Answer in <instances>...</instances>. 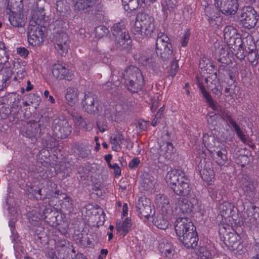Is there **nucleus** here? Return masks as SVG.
Returning <instances> with one entry per match:
<instances>
[{
  "label": "nucleus",
  "instance_id": "1",
  "mask_svg": "<svg viewBox=\"0 0 259 259\" xmlns=\"http://www.w3.org/2000/svg\"><path fill=\"white\" fill-rule=\"evenodd\" d=\"M179 213L186 214V217L178 218L175 225V231L179 240L195 229L192 222L187 216L192 213L201 210V202L194 195L180 198L178 200Z\"/></svg>",
  "mask_w": 259,
  "mask_h": 259
},
{
  "label": "nucleus",
  "instance_id": "2",
  "mask_svg": "<svg viewBox=\"0 0 259 259\" xmlns=\"http://www.w3.org/2000/svg\"><path fill=\"white\" fill-rule=\"evenodd\" d=\"M117 72L118 75L117 80H114V84L113 85L111 82H109L107 83L106 86L111 85V89L116 90L117 87L120 84V80H124L129 90L136 92L141 89L143 84L144 78L139 68L132 66L124 70H114L112 71V73L115 75Z\"/></svg>",
  "mask_w": 259,
  "mask_h": 259
},
{
  "label": "nucleus",
  "instance_id": "3",
  "mask_svg": "<svg viewBox=\"0 0 259 259\" xmlns=\"http://www.w3.org/2000/svg\"><path fill=\"white\" fill-rule=\"evenodd\" d=\"M154 29V18L146 13H139L131 30L135 38L140 40L144 37L150 36Z\"/></svg>",
  "mask_w": 259,
  "mask_h": 259
},
{
  "label": "nucleus",
  "instance_id": "4",
  "mask_svg": "<svg viewBox=\"0 0 259 259\" xmlns=\"http://www.w3.org/2000/svg\"><path fill=\"white\" fill-rule=\"evenodd\" d=\"M166 181L177 195H186L190 191L189 180L181 170L172 169L169 171L166 176Z\"/></svg>",
  "mask_w": 259,
  "mask_h": 259
},
{
  "label": "nucleus",
  "instance_id": "5",
  "mask_svg": "<svg viewBox=\"0 0 259 259\" xmlns=\"http://www.w3.org/2000/svg\"><path fill=\"white\" fill-rule=\"evenodd\" d=\"M172 46L168 36L163 32H159L156 41V52L162 60L165 61L171 58Z\"/></svg>",
  "mask_w": 259,
  "mask_h": 259
},
{
  "label": "nucleus",
  "instance_id": "6",
  "mask_svg": "<svg viewBox=\"0 0 259 259\" xmlns=\"http://www.w3.org/2000/svg\"><path fill=\"white\" fill-rule=\"evenodd\" d=\"M46 27L29 25L27 31V39L29 45L39 46L44 41Z\"/></svg>",
  "mask_w": 259,
  "mask_h": 259
},
{
  "label": "nucleus",
  "instance_id": "7",
  "mask_svg": "<svg viewBox=\"0 0 259 259\" xmlns=\"http://www.w3.org/2000/svg\"><path fill=\"white\" fill-rule=\"evenodd\" d=\"M54 135L58 138H65L71 132V126L66 119L56 118L52 125Z\"/></svg>",
  "mask_w": 259,
  "mask_h": 259
},
{
  "label": "nucleus",
  "instance_id": "8",
  "mask_svg": "<svg viewBox=\"0 0 259 259\" xmlns=\"http://www.w3.org/2000/svg\"><path fill=\"white\" fill-rule=\"evenodd\" d=\"M69 46L70 40L66 33L61 32L56 34L54 40V47L60 55H66Z\"/></svg>",
  "mask_w": 259,
  "mask_h": 259
},
{
  "label": "nucleus",
  "instance_id": "9",
  "mask_svg": "<svg viewBox=\"0 0 259 259\" xmlns=\"http://www.w3.org/2000/svg\"><path fill=\"white\" fill-rule=\"evenodd\" d=\"M214 6L227 16L235 14L238 8L237 0H214Z\"/></svg>",
  "mask_w": 259,
  "mask_h": 259
},
{
  "label": "nucleus",
  "instance_id": "10",
  "mask_svg": "<svg viewBox=\"0 0 259 259\" xmlns=\"http://www.w3.org/2000/svg\"><path fill=\"white\" fill-rule=\"evenodd\" d=\"M74 10L79 14H89L96 7L98 0H72Z\"/></svg>",
  "mask_w": 259,
  "mask_h": 259
},
{
  "label": "nucleus",
  "instance_id": "11",
  "mask_svg": "<svg viewBox=\"0 0 259 259\" xmlns=\"http://www.w3.org/2000/svg\"><path fill=\"white\" fill-rule=\"evenodd\" d=\"M113 34L116 37V39L120 46H123L125 41L130 39V35L125 29L123 22L114 24L112 28Z\"/></svg>",
  "mask_w": 259,
  "mask_h": 259
},
{
  "label": "nucleus",
  "instance_id": "12",
  "mask_svg": "<svg viewBox=\"0 0 259 259\" xmlns=\"http://www.w3.org/2000/svg\"><path fill=\"white\" fill-rule=\"evenodd\" d=\"M110 143L112 150L118 152L122 148L128 149L129 141L125 139L121 133H117L110 137Z\"/></svg>",
  "mask_w": 259,
  "mask_h": 259
},
{
  "label": "nucleus",
  "instance_id": "13",
  "mask_svg": "<svg viewBox=\"0 0 259 259\" xmlns=\"http://www.w3.org/2000/svg\"><path fill=\"white\" fill-rule=\"evenodd\" d=\"M136 209L139 216L148 219L152 212L150 199L144 197H141L136 204Z\"/></svg>",
  "mask_w": 259,
  "mask_h": 259
},
{
  "label": "nucleus",
  "instance_id": "14",
  "mask_svg": "<svg viewBox=\"0 0 259 259\" xmlns=\"http://www.w3.org/2000/svg\"><path fill=\"white\" fill-rule=\"evenodd\" d=\"M256 14L251 7H244V28L250 29L254 27L257 22Z\"/></svg>",
  "mask_w": 259,
  "mask_h": 259
},
{
  "label": "nucleus",
  "instance_id": "15",
  "mask_svg": "<svg viewBox=\"0 0 259 259\" xmlns=\"http://www.w3.org/2000/svg\"><path fill=\"white\" fill-rule=\"evenodd\" d=\"M97 98L94 94L89 93L84 96L82 101V105L85 111L93 113L98 110V103L96 101Z\"/></svg>",
  "mask_w": 259,
  "mask_h": 259
},
{
  "label": "nucleus",
  "instance_id": "16",
  "mask_svg": "<svg viewBox=\"0 0 259 259\" xmlns=\"http://www.w3.org/2000/svg\"><path fill=\"white\" fill-rule=\"evenodd\" d=\"M9 20L10 24L15 27H23L26 22V18L22 13V11H9Z\"/></svg>",
  "mask_w": 259,
  "mask_h": 259
},
{
  "label": "nucleus",
  "instance_id": "17",
  "mask_svg": "<svg viewBox=\"0 0 259 259\" xmlns=\"http://www.w3.org/2000/svg\"><path fill=\"white\" fill-rule=\"evenodd\" d=\"M257 183L249 177H246L244 180V195L246 199H252L256 194Z\"/></svg>",
  "mask_w": 259,
  "mask_h": 259
},
{
  "label": "nucleus",
  "instance_id": "18",
  "mask_svg": "<svg viewBox=\"0 0 259 259\" xmlns=\"http://www.w3.org/2000/svg\"><path fill=\"white\" fill-rule=\"evenodd\" d=\"M180 241L188 248L195 247L198 243V238L195 229L191 232L187 234Z\"/></svg>",
  "mask_w": 259,
  "mask_h": 259
},
{
  "label": "nucleus",
  "instance_id": "19",
  "mask_svg": "<svg viewBox=\"0 0 259 259\" xmlns=\"http://www.w3.org/2000/svg\"><path fill=\"white\" fill-rule=\"evenodd\" d=\"M45 13L44 9H36L32 11L29 25L44 26Z\"/></svg>",
  "mask_w": 259,
  "mask_h": 259
},
{
  "label": "nucleus",
  "instance_id": "20",
  "mask_svg": "<svg viewBox=\"0 0 259 259\" xmlns=\"http://www.w3.org/2000/svg\"><path fill=\"white\" fill-rule=\"evenodd\" d=\"M26 136L29 138H35L40 135L39 124L34 120L28 122L25 125Z\"/></svg>",
  "mask_w": 259,
  "mask_h": 259
},
{
  "label": "nucleus",
  "instance_id": "21",
  "mask_svg": "<svg viewBox=\"0 0 259 259\" xmlns=\"http://www.w3.org/2000/svg\"><path fill=\"white\" fill-rule=\"evenodd\" d=\"M52 73L55 77L59 79H65L69 75L68 69L60 63H56L53 65Z\"/></svg>",
  "mask_w": 259,
  "mask_h": 259
},
{
  "label": "nucleus",
  "instance_id": "22",
  "mask_svg": "<svg viewBox=\"0 0 259 259\" xmlns=\"http://www.w3.org/2000/svg\"><path fill=\"white\" fill-rule=\"evenodd\" d=\"M159 154L165 158H169L174 152L172 144L169 142L160 141L159 143Z\"/></svg>",
  "mask_w": 259,
  "mask_h": 259
},
{
  "label": "nucleus",
  "instance_id": "23",
  "mask_svg": "<svg viewBox=\"0 0 259 259\" xmlns=\"http://www.w3.org/2000/svg\"><path fill=\"white\" fill-rule=\"evenodd\" d=\"M257 32L250 31V32L244 30V37L246 38V45L245 46L246 52L254 51L256 48L254 37L257 34Z\"/></svg>",
  "mask_w": 259,
  "mask_h": 259
},
{
  "label": "nucleus",
  "instance_id": "24",
  "mask_svg": "<svg viewBox=\"0 0 259 259\" xmlns=\"http://www.w3.org/2000/svg\"><path fill=\"white\" fill-rule=\"evenodd\" d=\"M78 92L76 89L68 88L65 94L66 103L70 106H74L78 101Z\"/></svg>",
  "mask_w": 259,
  "mask_h": 259
},
{
  "label": "nucleus",
  "instance_id": "25",
  "mask_svg": "<svg viewBox=\"0 0 259 259\" xmlns=\"http://www.w3.org/2000/svg\"><path fill=\"white\" fill-rule=\"evenodd\" d=\"M218 209L220 214L226 219L231 215L232 205L230 203L224 201L219 204Z\"/></svg>",
  "mask_w": 259,
  "mask_h": 259
},
{
  "label": "nucleus",
  "instance_id": "26",
  "mask_svg": "<svg viewBox=\"0 0 259 259\" xmlns=\"http://www.w3.org/2000/svg\"><path fill=\"white\" fill-rule=\"evenodd\" d=\"M132 227L131 220L128 218H126L122 223H117L116 230L117 232L123 236L126 235L128 232Z\"/></svg>",
  "mask_w": 259,
  "mask_h": 259
},
{
  "label": "nucleus",
  "instance_id": "27",
  "mask_svg": "<svg viewBox=\"0 0 259 259\" xmlns=\"http://www.w3.org/2000/svg\"><path fill=\"white\" fill-rule=\"evenodd\" d=\"M155 204L157 207L166 210L169 207V201L166 196L160 194L156 197Z\"/></svg>",
  "mask_w": 259,
  "mask_h": 259
},
{
  "label": "nucleus",
  "instance_id": "28",
  "mask_svg": "<svg viewBox=\"0 0 259 259\" xmlns=\"http://www.w3.org/2000/svg\"><path fill=\"white\" fill-rule=\"evenodd\" d=\"M159 248L162 254L165 256L170 258L173 256L175 250L174 246L171 243L163 242L160 244Z\"/></svg>",
  "mask_w": 259,
  "mask_h": 259
},
{
  "label": "nucleus",
  "instance_id": "29",
  "mask_svg": "<svg viewBox=\"0 0 259 259\" xmlns=\"http://www.w3.org/2000/svg\"><path fill=\"white\" fill-rule=\"evenodd\" d=\"M23 7V0H9L6 13L14 11H21Z\"/></svg>",
  "mask_w": 259,
  "mask_h": 259
},
{
  "label": "nucleus",
  "instance_id": "30",
  "mask_svg": "<svg viewBox=\"0 0 259 259\" xmlns=\"http://www.w3.org/2000/svg\"><path fill=\"white\" fill-rule=\"evenodd\" d=\"M202 179L206 182H210L214 178V171L210 167H205L200 170Z\"/></svg>",
  "mask_w": 259,
  "mask_h": 259
},
{
  "label": "nucleus",
  "instance_id": "31",
  "mask_svg": "<svg viewBox=\"0 0 259 259\" xmlns=\"http://www.w3.org/2000/svg\"><path fill=\"white\" fill-rule=\"evenodd\" d=\"M125 11L131 12L139 7L138 0H121Z\"/></svg>",
  "mask_w": 259,
  "mask_h": 259
},
{
  "label": "nucleus",
  "instance_id": "32",
  "mask_svg": "<svg viewBox=\"0 0 259 259\" xmlns=\"http://www.w3.org/2000/svg\"><path fill=\"white\" fill-rule=\"evenodd\" d=\"M199 88L201 91V92L203 94L204 98H205L206 101L209 104L210 107H211L213 110H215L217 109L216 106L212 99L211 96L206 91L204 87L201 85V84H199L198 85Z\"/></svg>",
  "mask_w": 259,
  "mask_h": 259
},
{
  "label": "nucleus",
  "instance_id": "33",
  "mask_svg": "<svg viewBox=\"0 0 259 259\" xmlns=\"http://www.w3.org/2000/svg\"><path fill=\"white\" fill-rule=\"evenodd\" d=\"M153 221L154 224L160 229L165 230L168 226V222L161 215H158Z\"/></svg>",
  "mask_w": 259,
  "mask_h": 259
},
{
  "label": "nucleus",
  "instance_id": "34",
  "mask_svg": "<svg viewBox=\"0 0 259 259\" xmlns=\"http://www.w3.org/2000/svg\"><path fill=\"white\" fill-rule=\"evenodd\" d=\"M214 158L219 165L225 164L227 161L226 151L224 150L217 151L216 155L214 156Z\"/></svg>",
  "mask_w": 259,
  "mask_h": 259
},
{
  "label": "nucleus",
  "instance_id": "35",
  "mask_svg": "<svg viewBox=\"0 0 259 259\" xmlns=\"http://www.w3.org/2000/svg\"><path fill=\"white\" fill-rule=\"evenodd\" d=\"M199 259H210L211 258V253L206 247H201L196 251Z\"/></svg>",
  "mask_w": 259,
  "mask_h": 259
},
{
  "label": "nucleus",
  "instance_id": "36",
  "mask_svg": "<svg viewBox=\"0 0 259 259\" xmlns=\"http://www.w3.org/2000/svg\"><path fill=\"white\" fill-rule=\"evenodd\" d=\"M47 187L49 191L47 192V194L52 197H55L59 194V190L57 189V185L52 181H49L47 183Z\"/></svg>",
  "mask_w": 259,
  "mask_h": 259
},
{
  "label": "nucleus",
  "instance_id": "37",
  "mask_svg": "<svg viewBox=\"0 0 259 259\" xmlns=\"http://www.w3.org/2000/svg\"><path fill=\"white\" fill-rule=\"evenodd\" d=\"M57 10L61 13L67 12L69 9L66 0H59L56 3Z\"/></svg>",
  "mask_w": 259,
  "mask_h": 259
},
{
  "label": "nucleus",
  "instance_id": "38",
  "mask_svg": "<svg viewBox=\"0 0 259 259\" xmlns=\"http://www.w3.org/2000/svg\"><path fill=\"white\" fill-rule=\"evenodd\" d=\"M236 33V29L229 26L225 28L224 30V36L225 39L228 41L231 39Z\"/></svg>",
  "mask_w": 259,
  "mask_h": 259
},
{
  "label": "nucleus",
  "instance_id": "39",
  "mask_svg": "<svg viewBox=\"0 0 259 259\" xmlns=\"http://www.w3.org/2000/svg\"><path fill=\"white\" fill-rule=\"evenodd\" d=\"M214 52L217 55L221 56L226 53L227 47L224 45H221L219 42L216 41L214 44Z\"/></svg>",
  "mask_w": 259,
  "mask_h": 259
},
{
  "label": "nucleus",
  "instance_id": "40",
  "mask_svg": "<svg viewBox=\"0 0 259 259\" xmlns=\"http://www.w3.org/2000/svg\"><path fill=\"white\" fill-rule=\"evenodd\" d=\"M165 5H163L164 10L171 12L177 7L178 0H165Z\"/></svg>",
  "mask_w": 259,
  "mask_h": 259
},
{
  "label": "nucleus",
  "instance_id": "41",
  "mask_svg": "<svg viewBox=\"0 0 259 259\" xmlns=\"http://www.w3.org/2000/svg\"><path fill=\"white\" fill-rule=\"evenodd\" d=\"M247 52H248L247 56L248 61L253 64H256L257 63V60H259L258 53L254 51Z\"/></svg>",
  "mask_w": 259,
  "mask_h": 259
},
{
  "label": "nucleus",
  "instance_id": "42",
  "mask_svg": "<svg viewBox=\"0 0 259 259\" xmlns=\"http://www.w3.org/2000/svg\"><path fill=\"white\" fill-rule=\"evenodd\" d=\"M227 118L231 125L233 127L234 130L236 132L240 139L243 141V134H242V132L240 130L239 126L235 123V122L230 116L227 115Z\"/></svg>",
  "mask_w": 259,
  "mask_h": 259
},
{
  "label": "nucleus",
  "instance_id": "43",
  "mask_svg": "<svg viewBox=\"0 0 259 259\" xmlns=\"http://www.w3.org/2000/svg\"><path fill=\"white\" fill-rule=\"evenodd\" d=\"M72 116L75 124L78 126H79L85 120L78 113H72Z\"/></svg>",
  "mask_w": 259,
  "mask_h": 259
},
{
  "label": "nucleus",
  "instance_id": "44",
  "mask_svg": "<svg viewBox=\"0 0 259 259\" xmlns=\"http://www.w3.org/2000/svg\"><path fill=\"white\" fill-rule=\"evenodd\" d=\"M63 199L64 201L62 206L65 205L66 209L70 211L73 208V203L71 199L67 195H66Z\"/></svg>",
  "mask_w": 259,
  "mask_h": 259
},
{
  "label": "nucleus",
  "instance_id": "45",
  "mask_svg": "<svg viewBox=\"0 0 259 259\" xmlns=\"http://www.w3.org/2000/svg\"><path fill=\"white\" fill-rule=\"evenodd\" d=\"M244 144H245V146H247L248 147L253 149L254 147V144L251 141H248L247 143L245 140V138L244 137ZM244 158L247 157V155H249V153H251L250 150H246V147L244 148Z\"/></svg>",
  "mask_w": 259,
  "mask_h": 259
},
{
  "label": "nucleus",
  "instance_id": "46",
  "mask_svg": "<svg viewBox=\"0 0 259 259\" xmlns=\"http://www.w3.org/2000/svg\"><path fill=\"white\" fill-rule=\"evenodd\" d=\"M179 69V65L178 60L174 61L171 64L170 70V74L171 76H174L176 74Z\"/></svg>",
  "mask_w": 259,
  "mask_h": 259
},
{
  "label": "nucleus",
  "instance_id": "47",
  "mask_svg": "<svg viewBox=\"0 0 259 259\" xmlns=\"http://www.w3.org/2000/svg\"><path fill=\"white\" fill-rule=\"evenodd\" d=\"M117 108V109L119 110L121 108L122 112L126 113L131 110L132 106L128 102H125L122 105H119Z\"/></svg>",
  "mask_w": 259,
  "mask_h": 259
},
{
  "label": "nucleus",
  "instance_id": "48",
  "mask_svg": "<svg viewBox=\"0 0 259 259\" xmlns=\"http://www.w3.org/2000/svg\"><path fill=\"white\" fill-rule=\"evenodd\" d=\"M190 35V33L189 30L185 31L181 40V45L182 47H185L187 45L189 39Z\"/></svg>",
  "mask_w": 259,
  "mask_h": 259
},
{
  "label": "nucleus",
  "instance_id": "49",
  "mask_svg": "<svg viewBox=\"0 0 259 259\" xmlns=\"http://www.w3.org/2000/svg\"><path fill=\"white\" fill-rule=\"evenodd\" d=\"M110 168L114 170L115 175L116 176H119L121 175V169L116 163L109 164L108 165Z\"/></svg>",
  "mask_w": 259,
  "mask_h": 259
},
{
  "label": "nucleus",
  "instance_id": "50",
  "mask_svg": "<svg viewBox=\"0 0 259 259\" xmlns=\"http://www.w3.org/2000/svg\"><path fill=\"white\" fill-rule=\"evenodd\" d=\"M79 127L86 131H90L93 129V125L90 122H87L84 120L82 124L80 125Z\"/></svg>",
  "mask_w": 259,
  "mask_h": 259
},
{
  "label": "nucleus",
  "instance_id": "51",
  "mask_svg": "<svg viewBox=\"0 0 259 259\" xmlns=\"http://www.w3.org/2000/svg\"><path fill=\"white\" fill-rule=\"evenodd\" d=\"M140 162V160L139 158H134L128 163V167L130 168H134L137 167Z\"/></svg>",
  "mask_w": 259,
  "mask_h": 259
},
{
  "label": "nucleus",
  "instance_id": "52",
  "mask_svg": "<svg viewBox=\"0 0 259 259\" xmlns=\"http://www.w3.org/2000/svg\"><path fill=\"white\" fill-rule=\"evenodd\" d=\"M28 53V51L25 48H18L17 49V53L24 58L27 56Z\"/></svg>",
  "mask_w": 259,
  "mask_h": 259
},
{
  "label": "nucleus",
  "instance_id": "53",
  "mask_svg": "<svg viewBox=\"0 0 259 259\" xmlns=\"http://www.w3.org/2000/svg\"><path fill=\"white\" fill-rule=\"evenodd\" d=\"M77 35L80 38L85 39L88 37V34L83 28H80L78 31Z\"/></svg>",
  "mask_w": 259,
  "mask_h": 259
},
{
  "label": "nucleus",
  "instance_id": "54",
  "mask_svg": "<svg viewBox=\"0 0 259 259\" xmlns=\"http://www.w3.org/2000/svg\"><path fill=\"white\" fill-rule=\"evenodd\" d=\"M47 256L49 259H58L55 252L53 250H50L47 254Z\"/></svg>",
  "mask_w": 259,
  "mask_h": 259
},
{
  "label": "nucleus",
  "instance_id": "55",
  "mask_svg": "<svg viewBox=\"0 0 259 259\" xmlns=\"http://www.w3.org/2000/svg\"><path fill=\"white\" fill-rule=\"evenodd\" d=\"M253 160V157L252 155V153H250L249 155H247V157L244 158V161H245V163L246 164H249L252 162Z\"/></svg>",
  "mask_w": 259,
  "mask_h": 259
},
{
  "label": "nucleus",
  "instance_id": "56",
  "mask_svg": "<svg viewBox=\"0 0 259 259\" xmlns=\"http://www.w3.org/2000/svg\"><path fill=\"white\" fill-rule=\"evenodd\" d=\"M164 109V108L163 106H162L158 110V111L155 114V117L157 119H159L161 117V116L163 114Z\"/></svg>",
  "mask_w": 259,
  "mask_h": 259
},
{
  "label": "nucleus",
  "instance_id": "57",
  "mask_svg": "<svg viewBox=\"0 0 259 259\" xmlns=\"http://www.w3.org/2000/svg\"><path fill=\"white\" fill-rule=\"evenodd\" d=\"M51 211H52L51 209H50V208H45L43 210L42 215H41V216H40L41 219H45L47 217V216L46 215V213H50Z\"/></svg>",
  "mask_w": 259,
  "mask_h": 259
},
{
  "label": "nucleus",
  "instance_id": "58",
  "mask_svg": "<svg viewBox=\"0 0 259 259\" xmlns=\"http://www.w3.org/2000/svg\"><path fill=\"white\" fill-rule=\"evenodd\" d=\"M128 214V206L127 203H124L122 207V215L124 217L127 216Z\"/></svg>",
  "mask_w": 259,
  "mask_h": 259
},
{
  "label": "nucleus",
  "instance_id": "59",
  "mask_svg": "<svg viewBox=\"0 0 259 259\" xmlns=\"http://www.w3.org/2000/svg\"><path fill=\"white\" fill-rule=\"evenodd\" d=\"M225 92L226 96H230L231 97H233V91L232 89L231 88H226L225 89Z\"/></svg>",
  "mask_w": 259,
  "mask_h": 259
},
{
  "label": "nucleus",
  "instance_id": "60",
  "mask_svg": "<svg viewBox=\"0 0 259 259\" xmlns=\"http://www.w3.org/2000/svg\"><path fill=\"white\" fill-rule=\"evenodd\" d=\"M112 157V156L111 154L106 155L104 157L105 160L108 163V165H109V164H111L110 161L111 160Z\"/></svg>",
  "mask_w": 259,
  "mask_h": 259
},
{
  "label": "nucleus",
  "instance_id": "61",
  "mask_svg": "<svg viewBox=\"0 0 259 259\" xmlns=\"http://www.w3.org/2000/svg\"><path fill=\"white\" fill-rule=\"evenodd\" d=\"M45 174H46V175L43 174V175H42V177L43 179H48V178H52L53 176V175L52 174H50L47 171H45Z\"/></svg>",
  "mask_w": 259,
  "mask_h": 259
},
{
  "label": "nucleus",
  "instance_id": "62",
  "mask_svg": "<svg viewBox=\"0 0 259 259\" xmlns=\"http://www.w3.org/2000/svg\"><path fill=\"white\" fill-rule=\"evenodd\" d=\"M97 125L101 132L103 133L107 130V126L106 125H100L99 123H97Z\"/></svg>",
  "mask_w": 259,
  "mask_h": 259
},
{
  "label": "nucleus",
  "instance_id": "63",
  "mask_svg": "<svg viewBox=\"0 0 259 259\" xmlns=\"http://www.w3.org/2000/svg\"><path fill=\"white\" fill-rule=\"evenodd\" d=\"M33 89V85L31 84L29 80L27 81V87L26 88V91L29 92Z\"/></svg>",
  "mask_w": 259,
  "mask_h": 259
},
{
  "label": "nucleus",
  "instance_id": "64",
  "mask_svg": "<svg viewBox=\"0 0 259 259\" xmlns=\"http://www.w3.org/2000/svg\"><path fill=\"white\" fill-rule=\"evenodd\" d=\"M74 259H87L82 254H77Z\"/></svg>",
  "mask_w": 259,
  "mask_h": 259
}]
</instances>
